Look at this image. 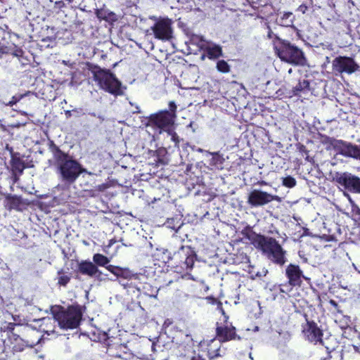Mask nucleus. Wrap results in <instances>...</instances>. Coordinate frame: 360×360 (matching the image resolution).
Segmentation results:
<instances>
[{"label":"nucleus","mask_w":360,"mask_h":360,"mask_svg":"<svg viewBox=\"0 0 360 360\" xmlns=\"http://www.w3.org/2000/svg\"><path fill=\"white\" fill-rule=\"evenodd\" d=\"M330 302L331 304H333L335 307L338 306L337 303L334 300H330Z\"/></svg>","instance_id":"nucleus-53"},{"label":"nucleus","mask_w":360,"mask_h":360,"mask_svg":"<svg viewBox=\"0 0 360 360\" xmlns=\"http://www.w3.org/2000/svg\"><path fill=\"white\" fill-rule=\"evenodd\" d=\"M347 195L348 196V198H349V202H350L352 204H353V203H354V202H353V200L351 199V198L349 197V195L348 194H347Z\"/></svg>","instance_id":"nucleus-55"},{"label":"nucleus","mask_w":360,"mask_h":360,"mask_svg":"<svg viewBox=\"0 0 360 360\" xmlns=\"http://www.w3.org/2000/svg\"><path fill=\"white\" fill-rule=\"evenodd\" d=\"M285 275L288 278L290 285H300L302 283V278H304L302 271L298 265L289 264L285 269Z\"/></svg>","instance_id":"nucleus-15"},{"label":"nucleus","mask_w":360,"mask_h":360,"mask_svg":"<svg viewBox=\"0 0 360 360\" xmlns=\"http://www.w3.org/2000/svg\"><path fill=\"white\" fill-rule=\"evenodd\" d=\"M46 333L48 335H50V333L48 331H46Z\"/></svg>","instance_id":"nucleus-61"},{"label":"nucleus","mask_w":360,"mask_h":360,"mask_svg":"<svg viewBox=\"0 0 360 360\" xmlns=\"http://www.w3.org/2000/svg\"><path fill=\"white\" fill-rule=\"evenodd\" d=\"M302 333L304 336L309 338H321L323 334L321 330L317 326L314 321L307 320V324L303 326Z\"/></svg>","instance_id":"nucleus-17"},{"label":"nucleus","mask_w":360,"mask_h":360,"mask_svg":"<svg viewBox=\"0 0 360 360\" xmlns=\"http://www.w3.org/2000/svg\"><path fill=\"white\" fill-rule=\"evenodd\" d=\"M250 239L254 246L261 250L272 262L280 266H283L286 262V252L276 239L261 235H255Z\"/></svg>","instance_id":"nucleus-2"},{"label":"nucleus","mask_w":360,"mask_h":360,"mask_svg":"<svg viewBox=\"0 0 360 360\" xmlns=\"http://www.w3.org/2000/svg\"><path fill=\"white\" fill-rule=\"evenodd\" d=\"M293 15L290 12L284 13L282 15L276 19L277 23L283 27H290L293 24Z\"/></svg>","instance_id":"nucleus-21"},{"label":"nucleus","mask_w":360,"mask_h":360,"mask_svg":"<svg viewBox=\"0 0 360 360\" xmlns=\"http://www.w3.org/2000/svg\"><path fill=\"white\" fill-rule=\"evenodd\" d=\"M168 133L172 136V139L174 142H178V136L176 133H174L171 129L167 130Z\"/></svg>","instance_id":"nucleus-41"},{"label":"nucleus","mask_w":360,"mask_h":360,"mask_svg":"<svg viewBox=\"0 0 360 360\" xmlns=\"http://www.w3.org/2000/svg\"><path fill=\"white\" fill-rule=\"evenodd\" d=\"M288 289H285L283 288H280V292L283 293H287L288 292Z\"/></svg>","instance_id":"nucleus-49"},{"label":"nucleus","mask_w":360,"mask_h":360,"mask_svg":"<svg viewBox=\"0 0 360 360\" xmlns=\"http://www.w3.org/2000/svg\"><path fill=\"white\" fill-rule=\"evenodd\" d=\"M50 311L58 321L59 326L63 329H73L77 328L82 319V311L77 307L71 306L64 309L58 305L51 306Z\"/></svg>","instance_id":"nucleus-3"},{"label":"nucleus","mask_w":360,"mask_h":360,"mask_svg":"<svg viewBox=\"0 0 360 360\" xmlns=\"http://www.w3.org/2000/svg\"><path fill=\"white\" fill-rule=\"evenodd\" d=\"M217 307L220 309H221V304H217Z\"/></svg>","instance_id":"nucleus-57"},{"label":"nucleus","mask_w":360,"mask_h":360,"mask_svg":"<svg viewBox=\"0 0 360 360\" xmlns=\"http://www.w3.org/2000/svg\"><path fill=\"white\" fill-rule=\"evenodd\" d=\"M97 15H98V18H102L103 19H106V17L105 16H103L102 13H98Z\"/></svg>","instance_id":"nucleus-54"},{"label":"nucleus","mask_w":360,"mask_h":360,"mask_svg":"<svg viewBox=\"0 0 360 360\" xmlns=\"http://www.w3.org/2000/svg\"><path fill=\"white\" fill-rule=\"evenodd\" d=\"M181 225H182V221L181 220V218H179V217L169 218L165 223V226L167 228L171 229L176 231H177L178 229H180Z\"/></svg>","instance_id":"nucleus-24"},{"label":"nucleus","mask_w":360,"mask_h":360,"mask_svg":"<svg viewBox=\"0 0 360 360\" xmlns=\"http://www.w3.org/2000/svg\"><path fill=\"white\" fill-rule=\"evenodd\" d=\"M333 70L339 73L347 72L351 74L358 68L355 62L348 57L340 56L335 58L332 63Z\"/></svg>","instance_id":"nucleus-13"},{"label":"nucleus","mask_w":360,"mask_h":360,"mask_svg":"<svg viewBox=\"0 0 360 360\" xmlns=\"http://www.w3.org/2000/svg\"><path fill=\"white\" fill-rule=\"evenodd\" d=\"M267 29H268V34H267V37L269 39H271L273 38V37L274 36V32L271 31V30L270 29L269 26L267 25Z\"/></svg>","instance_id":"nucleus-43"},{"label":"nucleus","mask_w":360,"mask_h":360,"mask_svg":"<svg viewBox=\"0 0 360 360\" xmlns=\"http://www.w3.org/2000/svg\"><path fill=\"white\" fill-rule=\"evenodd\" d=\"M203 46L209 58L216 59L222 56V49L220 46L211 42H207Z\"/></svg>","instance_id":"nucleus-19"},{"label":"nucleus","mask_w":360,"mask_h":360,"mask_svg":"<svg viewBox=\"0 0 360 360\" xmlns=\"http://www.w3.org/2000/svg\"><path fill=\"white\" fill-rule=\"evenodd\" d=\"M231 339H210L209 341H205V339H201L198 342V351L205 352L207 349L209 356H214L218 354L219 347L221 342H226Z\"/></svg>","instance_id":"nucleus-14"},{"label":"nucleus","mask_w":360,"mask_h":360,"mask_svg":"<svg viewBox=\"0 0 360 360\" xmlns=\"http://www.w3.org/2000/svg\"><path fill=\"white\" fill-rule=\"evenodd\" d=\"M278 198L276 195H273L266 192L255 189L249 195L248 202L253 207L264 205Z\"/></svg>","instance_id":"nucleus-12"},{"label":"nucleus","mask_w":360,"mask_h":360,"mask_svg":"<svg viewBox=\"0 0 360 360\" xmlns=\"http://www.w3.org/2000/svg\"><path fill=\"white\" fill-rule=\"evenodd\" d=\"M335 181L345 189L360 193V178L348 172L337 174Z\"/></svg>","instance_id":"nucleus-10"},{"label":"nucleus","mask_w":360,"mask_h":360,"mask_svg":"<svg viewBox=\"0 0 360 360\" xmlns=\"http://www.w3.org/2000/svg\"><path fill=\"white\" fill-rule=\"evenodd\" d=\"M115 18V15L114 13H109V18L112 20H114Z\"/></svg>","instance_id":"nucleus-50"},{"label":"nucleus","mask_w":360,"mask_h":360,"mask_svg":"<svg viewBox=\"0 0 360 360\" xmlns=\"http://www.w3.org/2000/svg\"><path fill=\"white\" fill-rule=\"evenodd\" d=\"M105 268L112 274H113L115 276L116 275V272L117 271V269L119 266H113V265H108L105 266Z\"/></svg>","instance_id":"nucleus-39"},{"label":"nucleus","mask_w":360,"mask_h":360,"mask_svg":"<svg viewBox=\"0 0 360 360\" xmlns=\"http://www.w3.org/2000/svg\"><path fill=\"white\" fill-rule=\"evenodd\" d=\"M333 146L338 153L360 160V147L358 146L342 140L335 141Z\"/></svg>","instance_id":"nucleus-9"},{"label":"nucleus","mask_w":360,"mask_h":360,"mask_svg":"<svg viewBox=\"0 0 360 360\" xmlns=\"http://www.w3.org/2000/svg\"><path fill=\"white\" fill-rule=\"evenodd\" d=\"M217 69L221 72L227 73L230 71V66L225 60H220L217 63Z\"/></svg>","instance_id":"nucleus-29"},{"label":"nucleus","mask_w":360,"mask_h":360,"mask_svg":"<svg viewBox=\"0 0 360 360\" xmlns=\"http://www.w3.org/2000/svg\"><path fill=\"white\" fill-rule=\"evenodd\" d=\"M30 94V91L25 94L15 95L12 97L11 100L6 104L8 106H13L14 104L20 101L25 96Z\"/></svg>","instance_id":"nucleus-31"},{"label":"nucleus","mask_w":360,"mask_h":360,"mask_svg":"<svg viewBox=\"0 0 360 360\" xmlns=\"http://www.w3.org/2000/svg\"><path fill=\"white\" fill-rule=\"evenodd\" d=\"M139 274H134L128 269H124V271L121 274V278L127 279L128 281L127 283H123L121 280H120L119 283L125 289L131 287H135L139 291L140 288L137 287L136 285V281L139 280Z\"/></svg>","instance_id":"nucleus-16"},{"label":"nucleus","mask_w":360,"mask_h":360,"mask_svg":"<svg viewBox=\"0 0 360 360\" xmlns=\"http://www.w3.org/2000/svg\"><path fill=\"white\" fill-rule=\"evenodd\" d=\"M197 151L199 152V153H203V152L205 153L206 150L199 148L197 149Z\"/></svg>","instance_id":"nucleus-52"},{"label":"nucleus","mask_w":360,"mask_h":360,"mask_svg":"<svg viewBox=\"0 0 360 360\" xmlns=\"http://www.w3.org/2000/svg\"><path fill=\"white\" fill-rule=\"evenodd\" d=\"M124 271V269L123 268H121V267H119L118 269H117V271L116 272V276L117 278H121V274H122Z\"/></svg>","instance_id":"nucleus-44"},{"label":"nucleus","mask_w":360,"mask_h":360,"mask_svg":"<svg viewBox=\"0 0 360 360\" xmlns=\"http://www.w3.org/2000/svg\"><path fill=\"white\" fill-rule=\"evenodd\" d=\"M115 339H98V342L103 345V348L105 349V353L110 356L120 358L121 355L127 353V345L114 342Z\"/></svg>","instance_id":"nucleus-11"},{"label":"nucleus","mask_w":360,"mask_h":360,"mask_svg":"<svg viewBox=\"0 0 360 360\" xmlns=\"http://www.w3.org/2000/svg\"><path fill=\"white\" fill-rule=\"evenodd\" d=\"M191 360H205V359H203L200 356V354H197V355H194L193 356H192Z\"/></svg>","instance_id":"nucleus-45"},{"label":"nucleus","mask_w":360,"mask_h":360,"mask_svg":"<svg viewBox=\"0 0 360 360\" xmlns=\"http://www.w3.org/2000/svg\"><path fill=\"white\" fill-rule=\"evenodd\" d=\"M150 18L155 20V23L151 26L150 30L156 39L162 41H169L172 39V22L170 19L167 18H157L155 16Z\"/></svg>","instance_id":"nucleus-7"},{"label":"nucleus","mask_w":360,"mask_h":360,"mask_svg":"<svg viewBox=\"0 0 360 360\" xmlns=\"http://www.w3.org/2000/svg\"><path fill=\"white\" fill-rule=\"evenodd\" d=\"M353 349H354L355 352H360V348L359 346L357 345H353Z\"/></svg>","instance_id":"nucleus-48"},{"label":"nucleus","mask_w":360,"mask_h":360,"mask_svg":"<svg viewBox=\"0 0 360 360\" xmlns=\"http://www.w3.org/2000/svg\"><path fill=\"white\" fill-rule=\"evenodd\" d=\"M187 249V257L185 260V264L187 269H191L194 265L195 262V256L193 252L188 248Z\"/></svg>","instance_id":"nucleus-28"},{"label":"nucleus","mask_w":360,"mask_h":360,"mask_svg":"<svg viewBox=\"0 0 360 360\" xmlns=\"http://www.w3.org/2000/svg\"><path fill=\"white\" fill-rule=\"evenodd\" d=\"M308 5H307L306 4H302L297 8V11L302 13V14H304L308 10Z\"/></svg>","instance_id":"nucleus-37"},{"label":"nucleus","mask_w":360,"mask_h":360,"mask_svg":"<svg viewBox=\"0 0 360 360\" xmlns=\"http://www.w3.org/2000/svg\"><path fill=\"white\" fill-rule=\"evenodd\" d=\"M13 54H14V56H15L17 57H20L22 56V50H17L15 51V53Z\"/></svg>","instance_id":"nucleus-47"},{"label":"nucleus","mask_w":360,"mask_h":360,"mask_svg":"<svg viewBox=\"0 0 360 360\" xmlns=\"http://www.w3.org/2000/svg\"><path fill=\"white\" fill-rule=\"evenodd\" d=\"M0 349H1V343H0Z\"/></svg>","instance_id":"nucleus-62"},{"label":"nucleus","mask_w":360,"mask_h":360,"mask_svg":"<svg viewBox=\"0 0 360 360\" xmlns=\"http://www.w3.org/2000/svg\"><path fill=\"white\" fill-rule=\"evenodd\" d=\"M217 333L219 337L226 338H235L236 335L235 328L231 326H219L217 328Z\"/></svg>","instance_id":"nucleus-20"},{"label":"nucleus","mask_w":360,"mask_h":360,"mask_svg":"<svg viewBox=\"0 0 360 360\" xmlns=\"http://www.w3.org/2000/svg\"><path fill=\"white\" fill-rule=\"evenodd\" d=\"M93 261L98 266H105L110 262V259L103 255L97 253L93 257Z\"/></svg>","instance_id":"nucleus-26"},{"label":"nucleus","mask_w":360,"mask_h":360,"mask_svg":"<svg viewBox=\"0 0 360 360\" xmlns=\"http://www.w3.org/2000/svg\"><path fill=\"white\" fill-rule=\"evenodd\" d=\"M73 110H65V114L67 117H70L71 116H73Z\"/></svg>","instance_id":"nucleus-46"},{"label":"nucleus","mask_w":360,"mask_h":360,"mask_svg":"<svg viewBox=\"0 0 360 360\" xmlns=\"http://www.w3.org/2000/svg\"><path fill=\"white\" fill-rule=\"evenodd\" d=\"M90 115H91L92 116H96V113L93 112V113H90Z\"/></svg>","instance_id":"nucleus-58"},{"label":"nucleus","mask_w":360,"mask_h":360,"mask_svg":"<svg viewBox=\"0 0 360 360\" xmlns=\"http://www.w3.org/2000/svg\"><path fill=\"white\" fill-rule=\"evenodd\" d=\"M315 340V344H319L321 345H323L326 348V351L328 354L331 353L335 350V347L336 346V342L330 345L328 343V341H330V339H314Z\"/></svg>","instance_id":"nucleus-25"},{"label":"nucleus","mask_w":360,"mask_h":360,"mask_svg":"<svg viewBox=\"0 0 360 360\" xmlns=\"http://www.w3.org/2000/svg\"><path fill=\"white\" fill-rule=\"evenodd\" d=\"M19 327V326H17L12 323H6L5 325L3 326L2 328H4V332H6V330H7V333L6 334V336L10 337L11 335L8 333L9 332L12 333V331L15 329V327Z\"/></svg>","instance_id":"nucleus-32"},{"label":"nucleus","mask_w":360,"mask_h":360,"mask_svg":"<svg viewBox=\"0 0 360 360\" xmlns=\"http://www.w3.org/2000/svg\"><path fill=\"white\" fill-rule=\"evenodd\" d=\"M259 330L258 326H255L253 330L257 331Z\"/></svg>","instance_id":"nucleus-56"},{"label":"nucleus","mask_w":360,"mask_h":360,"mask_svg":"<svg viewBox=\"0 0 360 360\" xmlns=\"http://www.w3.org/2000/svg\"><path fill=\"white\" fill-rule=\"evenodd\" d=\"M163 339H156V341L152 342V347H153V349H155V347H160V345H163Z\"/></svg>","instance_id":"nucleus-40"},{"label":"nucleus","mask_w":360,"mask_h":360,"mask_svg":"<svg viewBox=\"0 0 360 360\" xmlns=\"http://www.w3.org/2000/svg\"><path fill=\"white\" fill-rule=\"evenodd\" d=\"M310 4L312 5L313 4V0H310Z\"/></svg>","instance_id":"nucleus-59"},{"label":"nucleus","mask_w":360,"mask_h":360,"mask_svg":"<svg viewBox=\"0 0 360 360\" xmlns=\"http://www.w3.org/2000/svg\"><path fill=\"white\" fill-rule=\"evenodd\" d=\"M290 73L292 72V70L290 69L289 71H288Z\"/></svg>","instance_id":"nucleus-60"},{"label":"nucleus","mask_w":360,"mask_h":360,"mask_svg":"<svg viewBox=\"0 0 360 360\" xmlns=\"http://www.w3.org/2000/svg\"><path fill=\"white\" fill-rule=\"evenodd\" d=\"M283 185L288 188H293L296 185V180L291 176L283 178Z\"/></svg>","instance_id":"nucleus-30"},{"label":"nucleus","mask_w":360,"mask_h":360,"mask_svg":"<svg viewBox=\"0 0 360 360\" xmlns=\"http://www.w3.org/2000/svg\"><path fill=\"white\" fill-rule=\"evenodd\" d=\"M70 281V278L66 275H62L58 278V283L62 285H65Z\"/></svg>","instance_id":"nucleus-33"},{"label":"nucleus","mask_w":360,"mask_h":360,"mask_svg":"<svg viewBox=\"0 0 360 360\" xmlns=\"http://www.w3.org/2000/svg\"><path fill=\"white\" fill-rule=\"evenodd\" d=\"M276 347L277 349H278L283 352H285L286 343L285 341H281V342H277Z\"/></svg>","instance_id":"nucleus-35"},{"label":"nucleus","mask_w":360,"mask_h":360,"mask_svg":"<svg viewBox=\"0 0 360 360\" xmlns=\"http://www.w3.org/2000/svg\"><path fill=\"white\" fill-rule=\"evenodd\" d=\"M94 79L101 89L112 95L118 96L123 94L121 82L108 71L101 70L96 72L94 74Z\"/></svg>","instance_id":"nucleus-5"},{"label":"nucleus","mask_w":360,"mask_h":360,"mask_svg":"<svg viewBox=\"0 0 360 360\" xmlns=\"http://www.w3.org/2000/svg\"><path fill=\"white\" fill-rule=\"evenodd\" d=\"M278 55L281 60L290 64L301 65L304 63L303 52L290 43H283L278 50Z\"/></svg>","instance_id":"nucleus-8"},{"label":"nucleus","mask_w":360,"mask_h":360,"mask_svg":"<svg viewBox=\"0 0 360 360\" xmlns=\"http://www.w3.org/2000/svg\"><path fill=\"white\" fill-rule=\"evenodd\" d=\"M209 360H224V359L221 356L217 354H215V356H209Z\"/></svg>","instance_id":"nucleus-42"},{"label":"nucleus","mask_w":360,"mask_h":360,"mask_svg":"<svg viewBox=\"0 0 360 360\" xmlns=\"http://www.w3.org/2000/svg\"><path fill=\"white\" fill-rule=\"evenodd\" d=\"M6 203L10 210H20L22 200L20 197L17 195H8L6 197Z\"/></svg>","instance_id":"nucleus-22"},{"label":"nucleus","mask_w":360,"mask_h":360,"mask_svg":"<svg viewBox=\"0 0 360 360\" xmlns=\"http://www.w3.org/2000/svg\"><path fill=\"white\" fill-rule=\"evenodd\" d=\"M73 116L75 117H79L81 115H83L84 112H83L82 108H75L73 109Z\"/></svg>","instance_id":"nucleus-36"},{"label":"nucleus","mask_w":360,"mask_h":360,"mask_svg":"<svg viewBox=\"0 0 360 360\" xmlns=\"http://www.w3.org/2000/svg\"><path fill=\"white\" fill-rule=\"evenodd\" d=\"M309 82L307 79L300 80L298 84L293 88L295 95H297L300 92L304 91L309 88Z\"/></svg>","instance_id":"nucleus-27"},{"label":"nucleus","mask_w":360,"mask_h":360,"mask_svg":"<svg viewBox=\"0 0 360 360\" xmlns=\"http://www.w3.org/2000/svg\"><path fill=\"white\" fill-rule=\"evenodd\" d=\"M206 155H212V158L210 160V164L212 166L219 167L221 166L224 162V158L221 155L219 154V152H210L205 151Z\"/></svg>","instance_id":"nucleus-23"},{"label":"nucleus","mask_w":360,"mask_h":360,"mask_svg":"<svg viewBox=\"0 0 360 360\" xmlns=\"http://www.w3.org/2000/svg\"><path fill=\"white\" fill-rule=\"evenodd\" d=\"M176 108L177 106L174 101H170L169 103V110H161L150 115L148 125H155L165 131L169 130L175 122Z\"/></svg>","instance_id":"nucleus-4"},{"label":"nucleus","mask_w":360,"mask_h":360,"mask_svg":"<svg viewBox=\"0 0 360 360\" xmlns=\"http://www.w3.org/2000/svg\"><path fill=\"white\" fill-rule=\"evenodd\" d=\"M158 292V290H155V294H154V295H149V296L151 297L157 298Z\"/></svg>","instance_id":"nucleus-51"},{"label":"nucleus","mask_w":360,"mask_h":360,"mask_svg":"<svg viewBox=\"0 0 360 360\" xmlns=\"http://www.w3.org/2000/svg\"><path fill=\"white\" fill-rule=\"evenodd\" d=\"M65 6V4L62 1H56L54 3L53 9L54 12L58 13L59 10H60L62 8H63Z\"/></svg>","instance_id":"nucleus-34"},{"label":"nucleus","mask_w":360,"mask_h":360,"mask_svg":"<svg viewBox=\"0 0 360 360\" xmlns=\"http://www.w3.org/2000/svg\"><path fill=\"white\" fill-rule=\"evenodd\" d=\"M105 268L112 274H113L115 276L116 275V272L117 271V269L119 266H113V265H108L105 266Z\"/></svg>","instance_id":"nucleus-38"},{"label":"nucleus","mask_w":360,"mask_h":360,"mask_svg":"<svg viewBox=\"0 0 360 360\" xmlns=\"http://www.w3.org/2000/svg\"><path fill=\"white\" fill-rule=\"evenodd\" d=\"M53 157L58 165L61 181L65 184H72L75 183L82 173H86L89 175L93 174L83 168L77 160L58 148H56L54 151Z\"/></svg>","instance_id":"nucleus-1"},{"label":"nucleus","mask_w":360,"mask_h":360,"mask_svg":"<svg viewBox=\"0 0 360 360\" xmlns=\"http://www.w3.org/2000/svg\"><path fill=\"white\" fill-rule=\"evenodd\" d=\"M44 339H38L36 342L29 343L24 339H0V344H1V353H14L22 352L26 349H33L35 347H41ZM39 348L35 349V352H38Z\"/></svg>","instance_id":"nucleus-6"},{"label":"nucleus","mask_w":360,"mask_h":360,"mask_svg":"<svg viewBox=\"0 0 360 360\" xmlns=\"http://www.w3.org/2000/svg\"><path fill=\"white\" fill-rule=\"evenodd\" d=\"M79 271L81 274L88 275L91 277L96 276L97 273L101 274L96 266L89 261H82L79 263Z\"/></svg>","instance_id":"nucleus-18"}]
</instances>
